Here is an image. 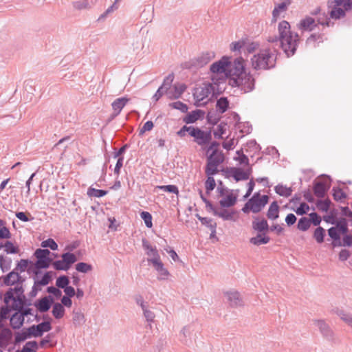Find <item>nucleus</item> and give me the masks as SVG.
<instances>
[{"instance_id":"obj_63","label":"nucleus","mask_w":352,"mask_h":352,"mask_svg":"<svg viewBox=\"0 0 352 352\" xmlns=\"http://www.w3.org/2000/svg\"><path fill=\"white\" fill-rule=\"evenodd\" d=\"M173 79H174L173 75L169 74L164 80L163 84L160 87H162L165 91H167L168 90V89L170 87V85L173 81Z\"/></svg>"},{"instance_id":"obj_15","label":"nucleus","mask_w":352,"mask_h":352,"mask_svg":"<svg viewBox=\"0 0 352 352\" xmlns=\"http://www.w3.org/2000/svg\"><path fill=\"white\" fill-rule=\"evenodd\" d=\"M316 26V21L309 16H305L297 24V28L301 32H311Z\"/></svg>"},{"instance_id":"obj_38","label":"nucleus","mask_w":352,"mask_h":352,"mask_svg":"<svg viewBox=\"0 0 352 352\" xmlns=\"http://www.w3.org/2000/svg\"><path fill=\"white\" fill-rule=\"evenodd\" d=\"M64 314H65V308L64 307L57 302V303H55L53 306V309H52V314L53 316L57 318V319H59V318H61L63 317L64 316Z\"/></svg>"},{"instance_id":"obj_32","label":"nucleus","mask_w":352,"mask_h":352,"mask_svg":"<svg viewBox=\"0 0 352 352\" xmlns=\"http://www.w3.org/2000/svg\"><path fill=\"white\" fill-rule=\"evenodd\" d=\"M197 217L203 225L206 226L210 229L212 234H216L217 223L212 219L201 217L199 215H197Z\"/></svg>"},{"instance_id":"obj_16","label":"nucleus","mask_w":352,"mask_h":352,"mask_svg":"<svg viewBox=\"0 0 352 352\" xmlns=\"http://www.w3.org/2000/svg\"><path fill=\"white\" fill-rule=\"evenodd\" d=\"M291 3V0H283L282 2L277 3L272 11V21H276L282 14L287 11Z\"/></svg>"},{"instance_id":"obj_53","label":"nucleus","mask_w":352,"mask_h":352,"mask_svg":"<svg viewBox=\"0 0 352 352\" xmlns=\"http://www.w3.org/2000/svg\"><path fill=\"white\" fill-rule=\"evenodd\" d=\"M334 3L342 6L346 11L352 10V0H334Z\"/></svg>"},{"instance_id":"obj_58","label":"nucleus","mask_w":352,"mask_h":352,"mask_svg":"<svg viewBox=\"0 0 352 352\" xmlns=\"http://www.w3.org/2000/svg\"><path fill=\"white\" fill-rule=\"evenodd\" d=\"M41 245L42 248H50L52 250H56L58 249L57 243L52 239H48L42 241Z\"/></svg>"},{"instance_id":"obj_64","label":"nucleus","mask_w":352,"mask_h":352,"mask_svg":"<svg viewBox=\"0 0 352 352\" xmlns=\"http://www.w3.org/2000/svg\"><path fill=\"white\" fill-rule=\"evenodd\" d=\"M216 186L214 179L212 176H208V179L206 181L205 186L208 192L212 190Z\"/></svg>"},{"instance_id":"obj_62","label":"nucleus","mask_w":352,"mask_h":352,"mask_svg":"<svg viewBox=\"0 0 352 352\" xmlns=\"http://www.w3.org/2000/svg\"><path fill=\"white\" fill-rule=\"evenodd\" d=\"M236 154L238 157H234L235 160L239 161L240 164L249 165V159L245 155L241 153V151H236Z\"/></svg>"},{"instance_id":"obj_21","label":"nucleus","mask_w":352,"mask_h":352,"mask_svg":"<svg viewBox=\"0 0 352 352\" xmlns=\"http://www.w3.org/2000/svg\"><path fill=\"white\" fill-rule=\"evenodd\" d=\"M12 338V332L10 329L3 328L0 329V346H6Z\"/></svg>"},{"instance_id":"obj_10","label":"nucleus","mask_w":352,"mask_h":352,"mask_svg":"<svg viewBox=\"0 0 352 352\" xmlns=\"http://www.w3.org/2000/svg\"><path fill=\"white\" fill-rule=\"evenodd\" d=\"M212 91V88L210 84L204 85V86L197 88L193 94L196 102L197 103V105L199 106L202 104H206V102L203 101L209 97Z\"/></svg>"},{"instance_id":"obj_31","label":"nucleus","mask_w":352,"mask_h":352,"mask_svg":"<svg viewBox=\"0 0 352 352\" xmlns=\"http://www.w3.org/2000/svg\"><path fill=\"white\" fill-rule=\"evenodd\" d=\"M229 107V101L226 97H221L217 100L216 107L218 112L223 113Z\"/></svg>"},{"instance_id":"obj_4","label":"nucleus","mask_w":352,"mask_h":352,"mask_svg":"<svg viewBox=\"0 0 352 352\" xmlns=\"http://www.w3.org/2000/svg\"><path fill=\"white\" fill-rule=\"evenodd\" d=\"M51 329L52 326L49 321L43 322L37 325H32L28 328L23 329L21 332L16 333L15 342L19 343L32 337H41L44 332H47Z\"/></svg>"},{"instance_id":"obj_23","label":"nucleus","mask_w":352,"mask_h":352,"mask_svg":"<svg viewBox=\"0 0 352 352\" xmlns=\"http://www.w3.org/2000/svg\"><path fill=\"white\" fill-rule=\"evenodd\" d=\"M236 202V197L232 193L226 195L219 201V204L222 207L228 208L233 206Z\"/></svg>"},{"instance_id":"obj_49","label":"nucleus","mask_w":352,"mask_h":352,"mask_svg":"<svg viewBox=\"0 0 352 352\" xmlns=\"http://www.w3.org/2000/svg\"><path fill=\"white\" fill-rule=\"evenodd\" d=\"M38 344L36 341L28 342L21 350V352H36Z\"/></svg>"},{"instance_id":"obj_18","label":"nucleus","mask_w":352,"mask_h":352,"mask_svg":"<svg viewBox=\"0 0 352 352\" xmlns=\"http://www.w3.org/2000/svg\"><path fill=\"white\" fill-rule=\"evenodd\" d=\"M204 112L202 110L197 109L188 113L183 119L184 122L186 124L194 123L198 120L203 119L204 117Z\"/></svg>"},{"instance_id":"obj_37","label":"nucleus","mask_w":352,"mask_h":352,"mask_svg":"<svg viewBox=\"0 0 352 352\" xmlns=\"http://www.w3.org/2000/svg\"><path fill=\"white\" fill-rule=\"evenodd\" d=\"M275 191L277 194L280 196L287 197L292 195V190L289 187H287L286 186H283L282 184H278L275 187Z\"/></svg>"},{"instance_id":"obj_12","label":"nucleus","mask_w":352,"mask_h":352,"mask_svg":"<svg viewBox=\"0 0 352 352\" xmlns=\"http://www.w3.org/2000/svg\"><path fill=\"white\" fill-rule=\"evenodd\" d=\"M190 136L193 137L195 142L201 146L209 143L211 140V134L210 132L202 131L197 127H195L194 131H191Z\"/></svg>"},{"instance_id":"obj_54","label":"nucleus","mask_w":352,"mask_h":352,"mask_svg":"<svg viewBox=\"0 0 352 352\" xmlns=\"http://www.w3.org/2000/svg\"><path fill=\"white\" fill-rule=\"evenodd\" d=\"M51 278H52V276L50 275V272H46L43 275V276L42 277V278L41 280L35 281L34 285L36 286H45V285H47L50 283Z\"/></svg>"},{"instance_id":"obj_29","label":"nucleus","mask_w":352,"mask_h":352,"mask_svg":"<svg viewBox=\"0 0 352 352\" xmlns=\"http://www.w3.org/2000/svg\"><path fill=\"white\" fill-rule=\"evenodd\" d=\"M279 206L276 201H274L270 206L267 216L270 219H276L278 217Z\"/></svg>"},{"instance_id":"obj_30","label":"nucleus","mask_w":352,"mask_h":352,"mask_svg":"<svg viewBox=\"0 0 352 352\" xmlns=\"http://www.w3.org/2000/svg\"><path fill=\"white\" fill-rule=\"evenodd\" d=\"M328 186L323 182H317L314 186V194L316 197L322 198L324 196Z\"/></svg>"},{"instance_id":"obj_61","label":"nucleus","mask_w":352,"mask_h":352,"mask_svg":"<svg viewBox=\"0 0 352 352\" xmlns=\"http://www.w3.org/2000/svg\"><path fill=\"white\" fill-rule=\"evenodd\" d=\"M52 265L54 268L56 270H68V266L66 265L65 263H64L63 258L61 260L56 261L53 262Z\"/></svg>"},{"instance_id":"obj_33","label":"nucleus","mask_w":352,"mask_h":352,"mask_svg":"<svg viewBox=\"0 0 352 352\" xmlns=\"http://www.w3.org/2000/svg\"><path fill=\"white\" fill-rule=\"evenodd\" d=\"M214 214L222 218L223 220H232L234 218V212H230L226 209L214 210Z\"/></svg>"},{"instance_id":"obj_2","label":"nucleus","mask_w":352,"mask_h":352,"mask_svg":"<svg viewBox=\"0 0 352 352\" xmlns=\"http://www.w3.org/2000/svg\"><path fill=\"white\" fill-rule=\"evenodd\" d=\"M277 39L287 57L295 54L299 43V36L291 30L290 24L287 21H282L278 23Z\"/></svg>"},{"instance_id":"obj_50","label":"nucleus","mask_w":352,"mask_h":352,"mask_svg":"<svg viewBox=\"0 0 352 352\" xmlns=\"http://www.w3.org/2000/svg\"><path fill=\"white\" fill-rule=\"evenodd\" d=\"M338 316L346 323L352 327V315L340 310L337 312Z\"/></svg>"},{"instance_id":"obj_28","label":"nucleus","mask_w":352,"mask_h":352,"mask_svg":"<svg viewBox=\"0 0 352 352\" xmlns=\"http://www.w3.org/2000/svg\"><path fill=\"white\" fill-rule=\"evenodd\" d=\"M34 91L35 88L33 87L31 82H25L24 85V91L23 94L24 99L27 101H31L32 100Z\"/></svg>"},{"instance_id":"obj_47","label":"nucleus","mask_w":352,"mask_h":352,"mask_svg":"<svg viewBox=\"0 0 352 352\" xmlns=\"http://www.w3.org/2000/svg\"><path fill=\"white\" fill-rule=\"evenodd\" d=\"M142 310L143 311V314L144 318H146V320L148 322H153L155 320V315L154 312L149 309L148 305H147Z\"/></svg>"},{"instance_id":"obj_40","label":"nucleus","mask_w":352,"mask_h":352,"mask_svg":"<svg viewBox=\"0 0 352 352\" xmlns=\"http://www.w3.org/2000/svg\"><path fill=\"white\" fill-rule=\"evenodd\" d=\"M51 306V302L47 297L41 298L37 305V308L41 312L47 311Z\"/></svg>"},{"instance_id":"obj_56","label":"nucleus","mask_w":352,"mask_h":352,"mask_svg":"<svg viewBox=\"0 0 352 352\" xmlns=\"http://www.w3.org/2000/svg\"><path fill=\"white\" fill-rule=\"evenodd\" d=\"M337 228L338 231L344 234L348 231V224L347 221L345 219H342L340 220L335 227Z\"/></svg>"},{"instance_id":"obj_39","label":"nucleus","mask_w":352,"mask_h":352,"mask_svg":"<svg viewBox=\"0 0 352 352\" xmlns=\"http://www.w3.org/2000/svg\"><path fill=\"white\" fill-rule=\"evenodd\" d=\"M61 258L64 263H65L66 265L68 266V269H69L71 265L77 261V258L75 254L69 252L63 254Z\"/></svg>"},{"instance_id":"obj_5","label":"nucleus","mask_w":352,"mask_h":352,"mask_svg":"<svg viewBox=\"0 0 352 352\" xmlns=\"http://www.w3.org/2000/svg\"><path fill=\"white\" fill-rule=\"evenodd\" d=\"M269 197L267 195H261L259 193H255L251 199L245 204L242 208L245 213L252 212L253 213L259 212L267 204Z\"/></svg>"},{"instance_id":"obj_20","label":"nucleus","mask_w":352,"mask_h":352,"mask_svg":"<svg viewBox=\"0 0 352 352\" xmlns=\"http://www.w3.org/2000/svg\"><path fill=\"white\" fill-rule=\"evenodd\" d=\"M250 170L245 171L241 168H234L232 170V176L236 181L246 180L249 178Z\"/></svg>"},{"instance_id":"obj_35","label":"nucleus","mask_w":352,"mask_h":352,"mask_svg":"<svg viewBox=\"0 0 352 352\" xmlns=\"http://www.w3.org/2000/svg\"><path fill=\"white\" fill-rule=\"evenodd\" d=\"M227 124L224 122H221L218 124L216 129L214 130V136L215 138H223V135L226 134V130L228 129Z\"/></svg>"},{"instance_id":"obj_34","label":"nucleus","mask_w":352,"mask_h":352,"mask_svg":"<svg viewBox=\"0 0 352 352\" xmlns=\"http://www.w3.org/2000/svg\"><path fill=\"white\" fill-rule=\"evenodd\" d=\"M270 241V238L264 234H258L256 236L251 238L250 242L256 245L266 244Z\"/></svg>"},{"instance_id":"obj_48","label":"nucleus","mask_w":352,"mask_h":352,"mask_svg":"<svg viewBox=\"0 0 352 352\" xmlns=\"http://www.w3.org/2000/svg\"><path fill=\"white\" fill-rule=\"evenodd\" d=\"M76 270L82 273H87L92 270V266L87 263L80 262L76 265Z\"/></svg>"},{"instance_id":"obj_8","label":"nucleus","mask_w":352,"mask_h":352,"mask_svg":"<svg viewBox=\"0 0 352 352\" xmlns=\"http://www.w3.org/2000/svg\"><path fill=\"white\" fill-rule=\"evenodd\" d=\"M219 143L213 142L208 148L207 162L220 165L224 160L223 153L218 149Z\"/></svg>"},{"instance_id":"obj_41","label":"nucleus","mask_w":352,"mask_h":352,"mask_svg":"<svg viewBox=\"0 0 352 352\" xmlns=\"http://www.w3.org/2000/svg\"><path fill=\"white\" fill-rule=\"evenodd\" d=\"M107 194V191L104 190H98L92 187H89L87 190V195L90 197H102Z\"/></svg>"},{"instance_id":"obj_13","label":"nucleus","mask_w":352,"mask_h":352,"mask_svg":"<svg viewBox=\"0 0 352 352\" xmlns=\"http://www.w3.org/2000/svg\"><path fill=\"white\" fill-rule=\"evenodd\" d=\"M226 302L232 307H241L243 305L240 294L235 290H230L223 293Z\"/></svg>"},{"instance_id":"obj_22","label":"nucleus","mask_w":352,"mask_h":352,"mask_svg":"<svg viewBox=\"0 0 352 352\" xmlns=\"http://www.w3.org/2000/svg\"><path fill=\"white\" fill-rule=\"evenodd\" d=\"M24 322L23 314L20 312H16L10 318V324L13 329H17L21 328Z\"/></svg>"},{"instance_id":"obj_14","label":"nucleus","mask_w":352,"mask_h":352,"mask_svg":"<svg viewBox=\"0 0 352 352\" xmlns=\"http://www.w3.org/2000/svg\"><path fill=\"white\" fill-rule=\"evenodd\" d=\"M216 53L214 51H206L199 54L193 59L192 63L199 66H204L215 58Z\"/></svg>"},{"instance_id":"obj_3","label":"nucleus","mask_w":352,"mask_h":352,"mask_svg":"<svg viewBox=\"0 0 352 352\" xmlns=\"http://www.w3.org/2000/svg\"><path fill=\"white\" fill-rule=\"evenodd\" d=\"M246 41L247 38H241L230 43L229 50L236 56L234 58L232 56H223L220 60L214 62L210 66H231L232 64L233 66H243L245 60L241 55L246 46Z\"/></svg>"},{"instance_id":"obj_6","label":"nucleus","mask_w":352,"mask_h":352,"mask_svg":"<svg viewBox=\"0 0 352 352\" xmlns=\"http://www.w3.org/2000/svg\"><path fill=\"white\" fill-rule=\"evenodd\" d=\"M276 59L275 53L270 50L261 51L252 58V66H274Z\"/></svg>"},{"instance_id":"obj_55","label":"nucleus","mask_w":352,"mask_h":352,"mask_svg":"<svg viewBox=\"0 0 352 352\" xmlns=\"http://www.w3.org/2000/svg\"><path fill=\"white\" fill-rule=\"evenodd\" d=\"M331 201L329 199L320 200L317 202V208L322 212H327L329 209Z\"/></svg>"},{"instance_id":"obj_24","label":"nucleus","mask_w":352,"mask_h":352,"mask_svg":"<svg viewBox=\"0 0 352 352\" xmlns=\"http://www.w3.org/2000/svg\"><path fill=\"white\" fill-rule=\"evenodd\" d=\"M153 267L155 268V270L157 272V278L159 280H165L167 279L169 272L164 267L163 263L161 261L158 263L157 264H155L153 265Z\"/></svg>"},{"instance_id":"obj_44","label":"nucleus","mask_w":352,"mask_h":352,"mask_svg":"<svg viewBox=\"0 0 352 352\" xmlns=\"http://www.w3.org/2000/svg\"><path fill=\"white\" fill-rule=\"evenodd\" d=\"M219 165L216 164H212L209 162H207L206 167V174L207 176H213L219 172L218 166Z\"/></svg>"},{"instance_id":"obj_51","label":"nucleus","mask_w":352,"mask_h":352,"mask_svg":"<svg viewBox=\"0 0 352 352\" xmlns=\"http://www.w3.org/2000/svg\"><path fill=\"white\" fill-rule=\"evenodd\" d=\"M310 227V220L307 217H302L298 223V228L300 230L305 231Z\"/></svg>"},{"instance_id":"obj_17","label":"nucleus","mask_w":352,"mask_h":352,"mask_svg":"<svg viewBox=\"0 0 352 352\" xmlns=\"http://www.w3.org/2000/svg\"><path fill=\"white\" fill-rule=\"evenodd\" d=\"M129 99L125 97L119 98L115 100L112 103V108L113 110V113L112 115L113 118L116 117L120 114L122 109L124 108V107L126 104L128 102Z\"/></svg>"},{"instance_id":"obj_1","label":"nucleus","mask_w":352,"mask_h":352,"mask_svg":"<svg viewBox=\"0 0 352 352\" xmlns=\"http://www.w3.org/2000/svg\"><path fill=\"white\" fill-rule=\"evenodd\" d=\"M211 79L214 83L228 80L232 87H241L245 92L254 89V79L246 67H210Z\"/></svg>"},{"instance_id":"obj_7","label":"nucleus","mask_w":352,"mask_h":352,"mask_svg":"<svg viewBox=\"0 0 352 352\" xmlns=\"http://www.w3.org/2000/svg\"><path fill=\"white\" fill-rule=\"evenodd\" d=\"M23 292L22 287H15L14 290L8 291L4 296V301L9 305L12 301L10 307L14 310L20 309L24 303L23 298L21 295Z\"/></svg>"},{"instance_id":"obj_26","label":"nucleus","mask_w":352,"mask_h":352,"mask_svg":"<svg viewBox=\"0 0 352 352\" xmlns=\"http://www.w3.org/2000/svg\"><path fill=\"white\" fill-rule=\"evenodd\" d=\"M252 228L259 232H263L267 230L269 227L265 219H259L258 218H256L252 222Z\"/></svg>"},{"instance_id":"obj_59","label":"nucleus","mask_w":352,"mask_h":352,"mask_svg":"<svg viewBox=\"0 0 352 352\" xmlns=\"http://www.w3.org/2000/svg\"><path fill=\"white\" fill-rule=\"evenodd\" d=\"M170 106L173 109L180 110L183 113H186L188 111L187 105L180 101L172 102L170 104Z\"/></svg>"},{"instance_id":"obj_46","label":"nucleus","mask_w":352,"mask_h":352,"mask_svg":"<svg viewBox=\"0 0 352 352\" xmlns=\"http://www.w3.org/2000/svg\"><path fill=\"white\" fill-rule=\"evenodd\" d=\"M325 235V231L322 227L317 228L314 233V237L316 241L321 243L324 241V236Z\"/></svg>"},{"instance_id":"obj_19","label":"nucleus","mask_w":352,"mask_h":352,"mask_svg":"<svg viewBox=\"0 0 352 352\" xmlns=\"http://www.w3.org/2000/svg\"><path fill=\"white\" fill-rule=\"evenodd\" d=\"M346 12L347 11L342 6H336L334 3V6L329 12V16L331 19H340L345 16Z\"/></svg>"},{"instance_id":"obj_27","label":"nucleus","mask_w":352,"mask_h":352,"mask_svg":"<svg viewBox=\"0 0 352 352\" xmlns=\"http://www.w3.org/2000/svg\"><path fill=\"white\" fill-rule=\"evenodd\" d=\"M314 323L324 336L331 337L332 332L329 325L325 322L323 320H316Z\"/></svg>"},{"instance_id":"obj_57","label":"nucleus","mask_w":352,"mask_h":352,"mask_svg":"<svg viewBox=\"0 0 352 352\" xmlns=\"http://www.w3.org/2000/svg\"><path fill=\"white\" fill-rule=\"evenodd\" d=\"M69 280L66 276H61L56 279V285L59 288H65L68 286Z\"/></svg>"},{"instance_id":"obj_11","label":"nucleus","mask_w":352,"mask_h":352,"mask_svg":"<svg viewBox=\"0 0 352 352\" xmlns=\"http://www.w3.org/2000/svg\"><path fill=\"white\" fill-rule=\"evenodd\" d=\"M142 246L146 250V254L148 256L147 261L152 265L161 262L160 256L155 247L151 246L147 241L143 240Z\"/></svg>"},{"instance_id":"obj_36","label":"nucleus","mask_w":352,"mask_h":352,"mask_svg":"<svg viewBox=\"0 0 352 352\" xmlns=\"http://www.w3.org/2000/svg\"><path fill=\"white\" fill-rule=\"evenodd\" d=\"M20 276L17 272H10L4 279V283L6 285H12L17 283L19 280Z\"/></svg>"},{"instance_id":"obj_45","label":"nucleus","mask_w":352,"mask_h":352,"mask_svg":"<svg viewBox=\"0 0 352 352\" xmlns=\"http://www.w3.org/2000/svg\"><path fill=\"white\" fill-rule=\"evenodd\" d=\"M316 23L317 24L326 25L327 27L331 25L330 19L328 17V15L324 12L319 13Z\"/></svg>"},{"instance_id":"obj_43","label":"nucleus","mask_w":352,"mask_h":352,"mask_svg":"<svg viewBox=\"0 0 352 352\" xmlns=\"http://www.w3.org/2000/svg\"><path fill=\"white\" fill-rule=\"evenodd\" d=\"M85 322V315L80 311L73 313V323L76 326H80Z\"/></svg>"},{"instance_id":"obj_9","label":"nucleus","mask_w":352,"mask_h":352,"mask_svg":"<svg viewBox=\"0 0 352 352\" xmlns=\"http://www.w3.org/2000/svg\"><path fill=\"white\" fill-rule=\"evenodd\" d=\"M50 252L47 249H37L34 255L37 258L36 262V267L38 269L47 268L52 261V258L49 257Z\"/></svg>"},{"instance_id":"obj_42","label":"nucleus","mask_w":352,"mask_h":352,"mask_svg":"<svg viewBox=\"0 0 352 352\" xmlns=\"http://www.w3.org/2000/svg\"><path fill=\"white\" fill-rule=\"evenodd\" d=\"M3 248H5L4 250L7 254H17L19 252V248L10 241L3 243Z\"/></svg>"},{"instance_id":"obj_60","label":"nucleus","mask_w":352,"mask_h":352,"mask_svg":"<svg viewBox=\"0 0 352 352\" xmlns=\"http://www.w3.org/2000/svg\"><path fill=\"white\" fill-rule=\"evenodd\" d=\"M3 223H0V239H8L11 237V234L8 228L3 226Z\"/></svg>"},{"instance_id":"obj_52","label":"nucleus","mask_w":352,"mask_h":352,"mask_svg":"<svg viewBox=\"0 0 352 352\" xmlns=\"http://www.w3.org/2000/svg\"><path fill=\"white\" fill-rule=\"evenodd\" d=\"M141 218L144 220L147 228H151L153 226L152 216L148 212L143 211L140 213Z\"/></svg>"},{"instance_id":"obj_25","label":"nucleus","mask_w":352,"mask_h":352,"mask_svg":"<svg viewBox=\"0 0 352 352\" xmlns=\"http://www.w3.org/2000/svg\"><path fill=\"white\" fill-rule=\"evenodd\" d=\"M89 0H77L72 2V7L75 10H89L91 8Z\"/></svg>"}]
</instances>
